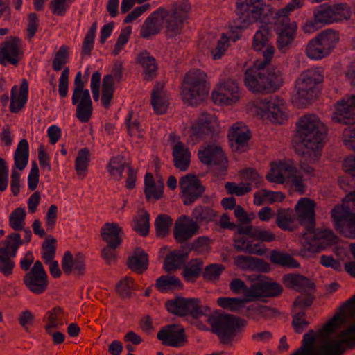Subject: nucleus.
<instances>
[{
	"mask_svg": "<svg viewBox=\"0 0 355 355\" xmlns=\"http://www.w3.org/2000/svg\"><path fill=\"white\" fill-rule=\"evenodd\" d=\"M283 292V287L272 279L265 277L250 286L249 296L254 300L260 297H275Z\"/></svg>",
	"mask_w": 355,
	"mask_h": 355,
	"instance_id": "obj_20",
	"label": "nucleus"
},
{
	"mask_svg": "<svg viewBox=\"0 0 355 355\" xmlns=\"http://www.w3.org/2000/svg\"><path fill=\"white\" fill-rule=\"evenodd\" d=\"M89 160L90 153L87 148H83L78 150L75 160V169L78 176L81 179L86 175Z\"/></svg>",
	"mask_w": 355,
	"mask_h": 355,
	"instance_id": "obj_45",
	"label": "nucleus"
},
{
	"mask_svg": "<svg viewBox=\"0 0 355 355\" xmlns=\"http://www.w3.org/2000/svg\"><path fill=\"white\" fill-rule=\"evenodd\" d=\"M132 229L142 236H146L150 230V215L148 211L143 210L133 219Z\"/></svg>",
	"mask_w": 355,
	"mask_h": 355,
	"instance_id": "obj_46",
	"label": "nucleus"
},
{
	"mask_svg": "<svg viewBox=\"0 0 355 355\" xmlns=\"http://www.w3.org/2000/svg\"><path fill=\"white\" fill-rule=\"evenodd\" d=\"M156 288L161 292L182 289L180 279L174 275H162L156 280Z\"/></svg>",
	"mask_w": 355,
	"mask_h": 355,
	"instance_id": "obj_40",
	"label": "nucleus"
},
{
	"mask_svg": "<svg viewBox=\"0 0 355 355\" xmlns=\"http://www.w3.org/2000/svg\"><path fill=\"white\" fill-rule=\"evenodd\" d=\"M251 134L249 130H243L237 123L229 129L228 138L232 143V148L236 152L245 151V144L250 140Z\"/></svg>",
	"mask_w": 355,
	"mask_h": 355,
	"instance_id": "obj_27",
	"label": "nucleus"
},
{
	"mask_svg": "<svg viewBox=\"0 0 355 355\" xmlns=\"http://www.w3.org/2000/svg\"><path fill=\"white\" fill-rule=\"evenodd\" d=\"M127 265L132 271L143 273L148 267V254L141 248H135L133 254L128 257Z\"/></svg>",
	"mask_w": 355,
	"mask_h": 355,
	"instance_id": "obj_35",
	"label": "nucleus"
},
{
	"mask_svg": "<svg viewBox=\"0 0 355 355\" xmlns=\"http://www.w3.org/2000/svg\"><path fill=\"white\" fill-rule=\"evenodd\" d=\"M343 331L339 334V337L341 338L340 341L324 343L318 348L315 352L316 355H341L343 352L341 348L342 343L348 345L355 343V336L354 338H351L349 335L343 336Z\"/></svg>",
	"mask_w": 355,
	"mask_h": 355,
	"instance_id": "obj_33",
	"label": "nucleus"
},
{
	"mask_svg": "<svg viewBox=\"0 0 355 355\" xmlns=\"http://www.w3.org/2000/svg\"><path fill=\"white\" fill-rule=\"evenodd\" d=\"M282 282L286 288L297 292L315 291V283L298 273H289L283 275Z\"/></svg>",
	"mask_w": 355,
	"mask_h": 355,
	"instance_id": "obj_25",
	"label": "nucleus"
},
{
	"mask_svg": "<svg viewBox=\"0 0 355 355\" xmlns=\"http://www.w3.org/2000/svg\"><path fill=\"white\" fill-rule=\"evenodd\" d=\"M335 107L332 119L337 123L349 125L343 130V142L355 150V94L338 101Z\"/></svg>",
	"mask_w": 355,
	"mask_h": 355,
	"instance_id": "obj_8",
	"label": "nucleus"
},
{
	"mask_svg": "<svg viewBox=\"0 0 355 355\" xmlns=\"http://www.w3.org/2000/svg\"><path fill=\"white\" fill-rule=\"evenodd\" d=\"M6 249L0 248V272L6 277L12 274L15 262L6 254Z\"/></svg>",
	"mask_w": 355,
	"mask_h": 355,
	"instance_id": "obj_59",
	"label": "nucleus"
},
{
	"mask_svg": "<svg viewBox=\"0 0 355 355\" xmlns=\"http://www.w3.org/2000/svg\"><path fill=\"white\" fill-rule=\"evenodd\" d=\"M173 220L166 214H159L155 221V227L157 237L164 238L169 234Z\"/></svg>",
	"mask_w": 355,
	"mask_h": 355,
	"instance_id": "obj_49",
	"label": "nucleus"
},
{
	"mask_svg": "<svg viewBox=\"0 0 355 355\" xmlns=\"http://www.w3.org/2000/svg\"><path fill=\"white\" fill-rule=\"evenodd\" d=\"M270 259L272 263L282 267H287L289 268H297L300 267L299 263L289 254L276 250L271 251Z\"/></svg>",
	"mask_w": 355,
	"mask_h": 355,
	"instance_id": "obj_42",
	"label": "nucleus"
},
{
	"mask_svg": "<svg viewBox=\"0 0 355 355\" xmlns=\"http://www.w3.org/2000/svg\"><path fill=\"white\" fill-rule=\"evenodd\" d=\"M234 264L243 270L270 271V265L263 259L250 256L238 255L234 257Z\"/></svg>",
	"mask_w": 355,
	"mask_h": 355,
	"instance_id": "obj_28",
	"label": "nucleus"
},
{
	"mask_svg": "<svg viewBox=\"0 0 355 355\" xmlns=\"http://www.w3.org/2000/svg\"><path fill=\"white\" fill-rule=\"evenodd\" d=\"M165 306L168 312L180 317L189 315L194 318H198L210 312V309L207 306H202L198 298L176 297L167 300Z\"/></svg>",
	"mask_w": 355,
	"mask_h": 355,
	"instance_id": "obj_13",
	"label": "nucleus"
},
{
	"mask_svg": "<svg viewBox=\"0 0 355 355\" xmlns=\"http://www.w3.org/2000/svg\"><path fill=\"white\" fill-rule=\"evenodd\" d=\"M297 25H293L287 29L275 31L277 35V46L282 53H286L291 47L296 35Z\"/></svg>",
	"mask_w": 355,
	"mask_h": 355,
	"instance_id": "obj_38",
	"label": "nucleus"
},
{
	"mask_svg": "<svg viewBox=\"0 0 355 355\" xmlns=\"http://www.w3.org/2000/svg\"><path fill=\"white\" fill-rule=\"evenodd\" d=\"M56 239L53 237H47L42 243V257L45 263H49L55 257L56 250Z\"/></svg>",
	"mask_w": 355,
	"mask_h": 355,
	"instance_id": "obj_53",
	"label": "nucleus"
},
{
	"mask_svg": "<svg viewBox=\"0 0 355 355\" xmlns=\"http://www.w3.org/2000/svg\"><path fill=\"white\" fill-rule=\"evenodd\" d=\"M181 189V198L184 205H191L196 200L202 196L205 191L201 180L193 174H187L179 181Z\"/></svg>",
	"mask_w": 355,
	"mask_h": 355,
	"instance_id": "obj_16",
	"label": "nucleus"
},
{
	"mask_svg": "<svg viewBox=\"0 0 355 355\" xmlns=\"http://www.w3.org/2000/svg\"><path fill=\"white\" fill-rule=\"evenodd\" d=\"M17 87L15 85L11 89L10 110L12 113L18 112L24 107L28 99V84L26 79H23L20 85L18 97L16 96Z\"/></svg>",
	"mask_w": 355,
	"mask_h": 355,
	"instance_id": "obj_34",
	"label": "nucleus"
},
{
	"mask_svg": "<svg viewBox=\"0 0 355 355\" xmlns=\"http://www.w3.org/2000/svg\"><path fill=\"white\" fill-rule=\"evenodd\" d=\"M29 156V146L26 139H21L15 153V165L19 170L22 171L28 164Z\"/></svg>",
	"mask_w": 355,
	"mask_h": 355,
	"instance_id": "obj_41",
	"label": "nucleus"
},
{
	"mask_svg": "<svg viewBox=\"0 0 355 355\" xmlns=\"http://www.w3.org/2000/svg\"><path fill=\"white\" fill-rule=\"evenodd\" d=\"M203 267V261L196 259L191 260L182 270V275L187 282H194L200 275Z\"/></svg>",
	"mask_w": 355,
	"mask_h": 355,
	"instance_id": "obj_47",
	"label": "nucleus"
},
{
	"mask_svg": "<svg viewBox=\"0 0 355 355\" xmlns=\"http://www.w3.org/2000/svg\"><path fill=\"white\" fill-rule=\"evenodd\" d=\"M228 37L223 34L222 37L216 41L213 47H210V53L214 60L220 59L225 54L228 46Z\"/></svg>",
	"mask_w": 355,
	"mask_h": 355,
	"instance_id": "obj_56",
	"label": "nucleus"
},
{
	"mask_svg": "<svg viewBox=\"0 0 355 355\" xmlns=\"http://www.w3.org/2000/svg\"><path fill=\"white\" fill-rule=\"evenodd\" d=\"M266 179L270 182L283 184L287 182L291 183L295 187V191L300 194L304 193L306 185L300 172L292 160L272 164L270 171L266 175Z\"/></svg>",
	"mask_w": 355,
	"mask_h": 355,
	"instance_id": "obj_9",
	"label": "nucleus"
},
{
	"mask_svg": "<svg viewBox=\"0 0 355 355\" xmlns=\"http://www.w3.org/2000/svg\"><path fill=\"white\" fill-rule=\"evenodd\" d=\"M172 156L175 167L180 171H186L190 166L191 153L189 148L182 141H178L173 148Z\"/></svg>",
	"mask_w": 355,
	"mask_h": 355,
	"instance_id": "obj_29",
	"label": "nucleus"
},
{
	"mask_svg": "<svg viewBox=\"0 0 355 355\" xmlns=\"http://www.w3.org/2000/svg\"><path fill=\"white\" fill-rule=\"evenodd\" d=\"M272 37L268 26H262L254 34L252 48L262 53L263 59L258 58L245 72L244 83L249 90L254 93H272L284 84L283 73L277 67H267L273 58L275 47L270 44Z\"/></svg>",
	"mask_w": 355,
	"mask_h": 355,
	"instance_id": "obj_1",
	"label": "nucleus"
},
{
	"mask_svg": "<svg viewBox=\"0 0 355 355\" xmlns=\"http://www.w3.org/2000/svg\"><path fill=\"white\" fill-rule=\"evenodd\" d=\"M26 216V213L24 208L18 207L15 209L9 216L10 226L15 231L24 230Z\"/></svg>",
	"mask_w": 355,
	"mask_h": 355,
	"instance_id": "obj_51",
	"label": "nucleus"
},
{
	"mask_svg": "<svg viewBox=\"0 0 355 355\" xmlns=\"http://www.w3.org/2000/svg\"><path fill=\"white\" fill-rule=\"evenodd\" d=\"M137 62L144 69L146 80H150L156 76L157 70L156 60L146 50H144L138 54Z\"/></svg>",
	"mask_w": 355,
	"mask_h": 355,
	"instance_id": "obj_36",
	"label": "nucleus"
},
{
	"mask_svg": "<svg viewBox=\"0 0 355 355\" xmlns=\"http://www.w3.org/2000/svg\"><path fill=\"white\" fill-rule=\"evenodd\" d=\"M345 321V317L339 314H336L329 321H328L322 328L318 331V335L322 337H327L336 329L340 328V323Z\"/></svg>",
	"mask_w": 355,
	"mask_h": 355,
	"instance_id": "obj_54",
	"label": "nucleus"
},
{
	"mask_svg": "<svg viewBox=\"0 0 355 355\" xmlns=\"http://www.w3.org/2000/svg\"><path fill=\"white\" fill-rule=\"evenodd\" d=\"M323 81V76L317 69L302 71L295 80V89L297 98L304 103L317 99L319 90L317 85Z\"/></svg>",
	"mask_w": 355,
	"mask_h": 355,
	"instance_id": "obj_10",
	"label": "nucleus"
},
{
	"mask_svg": "<svg viewBox=\"0 0 355 355\" xmlns=\"http://www.w3.org/2000/svg\"><path fill=\"white\" fill-rule=\"evenodd\" d=\"M191 136L196 141L199 139H213L219 132L218 125L214 118L207 114H202L191 126Z\"/></svg>",
	"mask_w": 355,
	"mask_h": 355,
	"instance_id": "obj_19",
	"label": "nucleus"
},
{
	"mask_svg": "<svg viewBox=\"0 0 355 355\" xmlns=\"http://www.w3.org/2000/svg\"><path fill=\"white\" fill-rule=\"evenodd\" d=\"M164 87V84L158 82L152 90L151 104L155 112L158 114L165 113L169 105L168 98Z\"/></svg>",
	"mask_w": 355,
	"mask_h": 355,
	"instance_id": "obj_31",
	"label": "nucleus"
},
{
	"mask_svg": "<svg viewBox=\"0 0 355 355\" xmlns=\"http://www.w3.org/2000/svg\"><path fill=\"white\" fill-rule=\"evenodd\" d=\"M198 158L200 162L206 165L224 166L227 163V159L222 148L218 146L208 145L202 150H199Z\"/></svg>",
	"mask_w": 355,
	"mask_h": 355,
	"instance_id": "obj_26",
	"label": "nucleus"
},
{
	"mask_svg": "<svg viewBox=\"0 0 355 355\" xmlns=\"http://www.w3.org/2000/svg\"><path fill=\"white\" fill-rule=\"evenodd\" d=\"M216 216V212L209 207L198 206L192 213V217L196 219L195 222L200 223H208L211 222Z\"/></svg>",
	"mask_w": 355,
	"mask_h": 355,
	"instance_id": "obj_48",
	"label": "nucleus"
},
{
	"mask_svg": "<svg viewBox=\"0 0 355 355\" xmlns=\"http://www.w3.org/2000/svg\"><path fill=\"white\" fill-rule=\"evenodd\" d=\"M247 300L245 298L237 297H221L217 300V304L219 306L231 311H237L241 308H243Z\"/></svg>",
	"mask_w": 355,
	"mask_h": 355,
	"instance_id": "obj_50",
	"label": "nucleus"
},
{
	"mask_svg": "<svg viewBox=\"0 0 355 355\" xmlns=\"http://www.w3.org/2000/svg\"><path fill=\"white\" fill-rule=\"evenodd\" d=\"M229 287L234 294L243 293L247 301H252V297L248 295L250 286L248 287L242 279L239 278L232 279L229 284Z\"/></svg>",
	"mask_w": 355,
	"mask_h": 355,
	"instance_id": "obj_63",
	"label": "nucleus"
},
{
	"mask_svg": "<svg viewBox=\"0 0 355 355\" xmlns=\"http://www.w3.org/2000/svg\"><path fill=\"white\" fill-rule=\"evenodd\" d=\"M336 230L346 238L355 239V214L349 207L336 205L331 210Z\"/></svg>",
	"mask_w": 355,
	"mask_h": 355,
	"instance_id": "obj_14",
	"label": "nucleus"
},
{
	"mask_svg": "<svg viewBox=\"0 0 355 355\" xmlns=\"http://www.w3.org/2000/svg\"><path fill=\"white\" fill-rule=\"evenodd\" d=\"M339 41L337 31L327 29L322 31L308 43L306 54L314 60H320L328 55Z\"/></svg>",
	"mask_w": 355,
	"mask_h": 355,
	"instance_id": "obj_12",
	"label": "nucleus"
},
{
	"mask_svg": "<svg viewBox=\"0 0 355 355\" xmlns=\"http://www.w3.org/2000/svg\"><path fill=\"white\" fill-rule=\"evenodd\" d=\"M122 76L123 66L121 63H116L112 74L104 76L102 84L101 103L105 108L110 107L111 100L113 98L115 89L114 80L115 79L118 83H120Z\"/></svg>",
	"mask_w": 355,
	"mask_h": 355,
	"instance_id": "obj_22",
	"label": "nucleus"
},
{
	"mask_svg": "<svg viewBox=\"0 0 355 355\" xmlns=\"http://www.w3.org/2000/svg\"><path fill=\"white\" fill-rule=\"evenodd\" d=\"M344 170L348 173L351 177L350 180L347 177L339 180L340 187L347 189V187L352 184L355 178V157H347L343 162ZM345 199L352 202V207L355 209V191L349 192L345 197Z\"/></svg>",
	"mask_w": 355,
	"mask_h": 355,
	"instance_id": "obj_32",
	"label": "nucleus"
},
{
	"mask_svg": "<svg viewBox=\"0 0 355 355\" xmlns=\"http://www.w3.org/2000/svg\"><path fill=\"white\" fill-rule=\"evenodd\" d=\"M314 19L316 22L330 24L334 22L335 18L332 17L331 6L322 4L314 11Z\"/></svg>",
	"mask_w": 355,
	"mask_h": 355,
	"instance_id": "obj_52",
	"label": "nucleus"
},
{
	"mask_svg": "<svg viewBox=\"0 0 355 355\" xmlns=\"http://www.w3.org/2000/svg\"><path fill=\"white\" fill-rule=\"evenodd\" d=\"M191 8L187 0L177 1L168 9L159 7L144 21L140 29V36L144 39L150 38L160 32L162 24L166 37H175L182 33Z\"/></svg>",
	"mask_w": 355,
	"mask_h": 355,
	"instance_id": "obj_2",
	"label": "nucleus"
},
{
	"mask_svg": "<svg viewBox=\"0 0 355 355\" xmlns=\"http://www.w3.org/2000/svg\"><path fill=\"white\" fill-rule=\"evenodd\" d=\"M315 343V332L309 330L303 336L302 345L295 352L294 355H316V349L314 347Z\"/></svg>",
	"mask_w": 355,
	"mask_h": 355,
	"instance_id": "obj_44",
	"label": "nucleus"
},
{
	"mask_svg": "<svg viewBox=\"0 0 355 355\" xmlns=\"http://www.w3.org/2000/svg\"><path fill=\"white\" fill-rule=\"evenodd\" d=\"M23 282L26 287L33 293L40 295L44 293L49 285L48 275L40 261H36L27 272Z\"/></svg>",
	"mask_w": 355,
	"mask_h": 355,
	"instance_id": "obj_15",
	"label": "nucleus"
},
{
	"mask_svg": "<svg viewBox=\"0 0 355 355\" xmlns=\"http://www.w3.org/2000/svg\"><path fill=\"white\" fill-rule=\"evenodd\" d=\"M235 22L239 28H244L256 21L265 20L271 12L263 0H237Z\"/></svg>",
	"mask_w": 355,
	"mask_h": 355,
	"instance_id": "obj_7",
	"label": "nucleus"
},
{
	"mask_svg": "<svg viewBox=\"0 0 355 355\" xmlns=\"http://www.w3.org/2000/svg\"><path fill=\"white\" fill-rule=\"evenodd\" d=\"M157 338L164 345L180 347L187 343L184 328H179L176 324H169L162 328L157 334Z\"/></svg>",
	"mask_w": 355,
	"mask_h": 355,
	"instance_id": "obj_21",
	"label": "nucleus"
},
{
	"mask_svg": "<svg viewBox=\"0 0 355 355\" xmlns=\"http://www.w3.org/2000/svg\"><path fill=\"white\" fill-rule=\"evenodd\" d=\"M225 267L222 264L212 263L208 265L202 272V277L207 281L218 279Z\"/></svg>",
	"mask_w": 355,
	"mask_h": 355,
	"instance_id": "obj_64",
	"label": "nucleus"
},
{
	"mask_svg": "<svg viewBox=\"0 0 355 355\" xmlns=\"http://www.w3.org/2000/svg\"><path fill=\"white\" fill-rule=\"evenodd\" d=\"M313 293L314 292L309 291L308 293L297 296L293 302V308L299 310H306L307 308L310 307L315 300Z\"/></svg>",
	"mask_w": 355,
	"mask_h": 355,
	"instance_id": "obj_62",
	"label": "nucleus"
},
{
	"mask_svg": "<svg viewBox=\"0 0 355 355\" xmlns=\"http://www.w3.org/2000/svg\"><path fill=\"white\" fill-rule=\"evenodd\" d=\"M188 259V253L175 250L167 254L164 261V269L169 272L180 268Z\"/></svg>",
	"mask_w": 355,
	"mask_h": 355,
	"instance_id": "obj_39",
	"label": "nucleus"
},
{
	"mask_svg": "<svg viewBox=\"0 0 355 355\" xmlns=\"http://www.w3.org/2000/svg\"><path fill=\"white\" fill-rule=\"evenodd\" d=\"M71 103L76 105L77 119L82 123H87L93 112L92 101L89 91L85 89V83L82 80L80 71H78L75 77Z\"/></svg>",
	"mask_w": 355,
	"mask_h": 355,
	"instance_id": "obj_11",
	"label": "nucleus"
},
{
	"mask_svg": "<svg viewBox=\"0 0 355 355\" xmlns=\"http://www.w3.org/2000/svg\"><path fill=\"white\" fill-rule=\"evenodd\" d=\"M295 221L294 211L292 209H279L276 214V224L282 230L293 231Z\"/></svg>",
	"mask_w": 355,
	"mask_h": 355,
	"instance_id": "obj_43",
	"label": "nucleus"
},
{
	"mask_svg": "<svg viewBox=\"0 0 355 355\" xmlns=\"http://www.w3.org/2000/svg\"><path fill=\"white\" fill-rule=\"evenodd\" d=\"M86 257L78 252L73 257L69 251H67L62 258V268L64 272L69 275L73 271L77 275L83 276L86 271Z\"/></svg>",
	"mask_w": 355,
	"mask_h": 355,
	"instance_id": "obj_23",
	"label": "nucleus"
},
{
	"mask_svg": "<svg viewBox=\"0 0 355 355\" xmlns=\"http://www.w3.org/2000/svg\"><path fill=\"white\" fill-rule=\"evenodd\" d=\"M297 220L305 227L303 237L306 241L305 250L313 253L320 252L324 249L326 241L334 242L336 236L330 230L315 229V202L307 198H301L295 205Z\"/></svg>",
	"mask_w": 355,
	"mask_h": 355,
	"instance_id": "obj_3",
	"label": "nucleus"
},
{
	"mask_svg": "<svg viewBox=\"0 0 355 355\" xmlns=\"http://www.w3.org/2000/svg\"><path fill=\"white\" fill-rule=\"evenodd\" d=\"M327 135L324 124L315 114L301 116L296 123V137L306 148L303 157L310 162L318 160Z\"/></svg>",
	"mask_w": 355,
	"mask_h": 355,
	"instance_id": "obj_4",
	"label": "nucleus"
},
{
	"mask_svg": "<svg viewBox=\"0 0 355 355\" xmlns=\"http://www.w3.org/2000/svg\"><path fill=\"white\" fill-rule=\"evenodd\" d=\"M209 89L207 74L200 69H192L184 79L181 92L182 99L189 105L197 106L207 99Z\"/></svg>",
	"mask_w": 355,
	"mask_h": 355,
	"instance_id": "obj_5",
	"label": "nucleus"
},
{
	"mask_svg": "<svg viewBox=\"0 0 355 355\" xmlns=\"http://www.w3.org/2000/svg\"><path fill=\"white\" fill-rule=\"evenodd\" d=\"M134 289V281L130 277H125L116 285V291L123 298H130Z\"/></svg>",
	"mask_w": 355,
	"mask_h": 355,
	"instance_id": "obj_55",
	"label": "nucleus"
},
{
	"mask_svg": "<svg viewBox=\"0 0 355 355\" xmlns=\"http://www.w3.org/2000/svg\"><path fill=\"white\" fill-rule=\"evenodd\" d=\"M263 108L268 112V117L277 123H282L286 119L285 105L282 99L277 96L266 97L261 100Z\"/></svg>",
	"mask_w": 355,
	"mask_h": 355,
	"instance_id": "obj_24",
	"label": "nucleus"
},
{
	"mask_svg": "<svg viewBox=\"0 0 355 355\" xmlns=\"http://www.w3.org/2000/svg\"><path fill=\"white\" fill-rule=\"evenodd\" d=\"M123 235L122 228L116 223H106L101 229V237L107 244L120 246Z\"/></svg>",
	"mask_w": 355,
	"mask_h": 355,
	"instance_id": "obj_30",
	"label": "nucleus"
},
{
	"mask_svg": "<svg viewBox=\"0 0 355 355\" xmlns=\"http://www.w3.org/2000/svg\"><path fill=\"white\" fill-rule=\"evenodd\" d=\"M23 243L24 241L21 239L19 233H12L9 234L3 242L4 246L1 248L6 249V252L5 254L9 256V250L17 252L19 247Z\"/></svg>",
	"mask_w": 355,
	"mask_h": 355,
	"instance_id": "obj_58",
	"label": "nucleus"
},
{
	"mask_svg": "<svg viewBox=\"0 0 355 355\" xmlns=\"http://www.w3.org/2000/svg\"><path fill=\"white\" fill-rule=\"evenodd\" d=\"M69 57L68 47L62 45L60 47L53 60L52 67L54 71H60L63 66L67 63Z\"/></svg>",
	"mask_w": 355,
	"mask_h": 355,
	"instance_id": "obj_60",
	"label": "nucleus"
},
{
	"mask_svg": "<svg viewBox=\"0 0 355 355\" xmlns=\"http://www.w3.org/2000/svg\"><path fill=\"white\" fill-rule=\"evenodd\" d=\"M225 188L229 194H235L237 196H242L249 193L252 189L250 183L236 184L232 182H227L225 184Z\"/></svg>",
	"mask_w": 355,
	"mask_h": 355,
	"instance_id": "obj_57",
	"label": "nucleus"
},
{
	"mask_svg": "<svg viewBox=\"0 0 355 355\" xmlns=\"http://www.w3.org/2000/svg\"><path fill=\"white\" fill-rule=\"evenodd\" d=\"M21 40L17 37H10L1 44L0 48V64L6 66L8 64L17 65L22 59Z\"/></svg>",
	"mask_w": 355,
	"mask_h": 355,
	"instance_id": "obj_18",
	"label": "nucleus"
},
{
	"mask_svg": "<svg viewBox=\"0 0 355 355\" xmlns=\"http://www.w3.org/2000/svg\"><path fill=\"white\" fill-rule=\"evenodd\" d=\"M125 162L121 156H116L112 158L109 163V172L115 177L121 178L124 171Z\"/></svg>",
	"mask_w": 355,
	"mask_h": 355,
	"instance_id": "obj_61",
	"label": "nucleus"
},
{
	"mask_svg": "<svg viewBox=\"0 0 355 355\" xmlns=\"http://www.w3.org/2000/svg\"><path fill=\"white\" fill-rule=\"evenodd\" d=\"M211 331L216 334L220 343L232 346L235 337L242 331L246 321L230 314L211 315L207 319Z\"/></svg>",
	"mask_w": 355,
	"mask_h": 355,
	"instance_id": "obj_6",
	"label": "nucleus"
},
{
	"mask_svg": "<svg viewBox=\"0 0 355 355\" xmlns=\"http://www.w3.org/2000/svg\"><path fill=\"white\" fill-rule=\"evenodd\" d=\"M240 96L238 83L232 79H227L220 83L218 89L211 94L212 100L215 103L225 105L237 102Z\"/></svg>",
	"mask_w": 355,
	"mask_h": 355,
	"instance_id": "obj_17",
	"label": "nucleus"
},
{
	"mask_svg": "<svg viewBox=\"0 0 355 355\" xmlns=\"http://www.w3.org/2000/svg\"><path fill=\"white\" fill-rule=\"evenodd\" d=\"M198 230V224L193 220L188 224L176 223L173 229L174 238L178 243H182L197 234Z\"/></svg>",
	"mask_w": 355,
	"mask_h": 355,
	"instance_id": "obj_37",
	"label": "nucleus"
}]
</instances>
